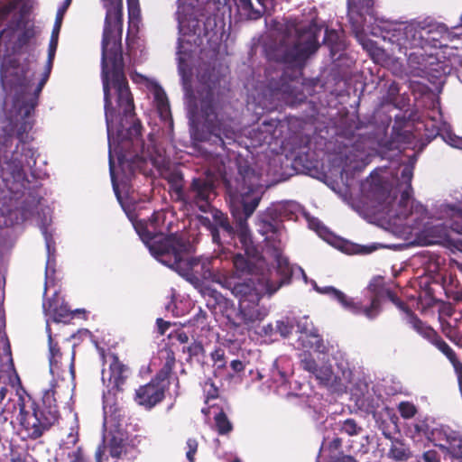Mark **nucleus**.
I'll list each match as a JSON object with an SVG mask.
<instances>
[{
	"label": "nucleus",
	"instance_id": "nucleus-1",
	"mask_svg": "<svg viewBox=\"0 0 462 462\" xmlns=\"http://www.w3.org/2000/svg\"><path fill=\"white\" fill-rule=\"evenodd\" d=\"M106 10L102 41V81L108 148L110 137L118 143L116 175L123 189L136 170L145 171L151 163L159 174L174 187L181 185V173L171 169L165 151L159 147L152 135L146 143L140 140L141 125L134 119L133 97L124 75L121 52L122 0H101ZM116 165V163L114 162Z\"/></svg>",
	"mask_w": 462,
	"mask_h": 462
},
{
	"label": "nucleus",
	"instance_id": "nucleus-2",
	"mask_svg": "<svg viewBox=\"0 0 462 462\" xmlns=\"http://www.w3.org/2000/svg\"><path fill=\"white\" fill-rule=\"evenodd\" d=\"M243 182L241 189H233L228 184L227 192L232 214L236 220V236L246 257L241 254H233L235 271L219 273L215 278L216 283L231 291L239 305L243 301L260 300L264 293L276 292L293 273V267L282 254L285 236L283 226L269 214L259 215L256 223L257 231L264 237L276 263L275 269L264 270L265 260L254 245L247 225V219L260 202L261 191L248 176H243Z\"/></svg>",
	"mask_w": 462,
	"mask_h": 462
},
{
	"label": "nucleus",
	"instance_id": "nucleus-3",
	"mask_svg": "<svg viewBox=\"0 0 462 462\" xmlns=\"http://www.w3.org/2000/svg\"><path fill=\"white\" fill-rule=\"evenodd\" d=\"M413 164L414 161L400 165L394 175L389 171V184L386 171L373 172L361 183L363 197L388 224L390 231L403 239L413 238L421 245H429L445 241L449 230L462 235L461 202L441 203L428 217L424 206L412 198ZM457 243L462 251V238Z\"/></svg>",
	"mask_w": 462,
	"mask_h": 462
},
{
	"label": "nucleus",
	"instance_id": "nucleus-4",
	"mask_svg": "<svg viewBox=\"0 0 462 462\" xmlns=\"http://www.w3.org/2000/svg\"><path fill=\"white\" fill-rule=\"evenodd\" d=\"M23 69L2 62L1 81L5 92L0 108V162L3 179L11 190L24 186L25 170L35 165V152L25 144L32 128L31 115L34 108L31 80Z\"/></svg>",
	"mask_w": 462,
	"mask_h": 462
},
{
	"label": "nucleus",
	"instance_id": "nucleus-5",
	"mask_svg": "<svg viewBox=\"0 0 462 462\" xmlns=\"http://www.w3.org/2000/svg\"><path fill=\"white\" fill-rule=\"evenodd\" d=\"M197 0H179L177 19L180 37L178 42V61L179 72L181 76L182 85L185 91L188 115L190 123L191 135L194 140L204 142L209 141L213 136L215 143L221 146L235 142L237 137L236 131L232 127L231 121L224 119L218 114L214 104V89L219 81V72H199V81L204 90L199 92V99L194 97L190 89L189 70L186 63L189 54L185 43L187 35L186 23L193 16V10Z\"/></svg>",
	"mask_w": 462,
	"mask_h": 462
},
{
	"label": "nucleus",
	"instance_id": "nucleus-6",
	"mask_svg": "<svg viewBox=\"0 0 462 462\" xmlns=\"http://www.w3.org/2000/svg\"><path fill=\"white\" fill-rule=\"evenodd\" d=\"M374 0H347L348 18L356 38L363 48L376 60L383 56V51L367 37L371 34L382 37L392 44V51L407 54L419 48H425V33L422 22L396 23L384 22L374 17Z\"/></svg>",
	"mask_w": 462,
	"mask_h": 462
},
{
	"label": "nucleus",
	"instance_id": "nucleus-7",
	"mask_svg": "<svg viewBox=\"0 0 462 462\" xmlns=\"http://www.w3.org/2000/svg\"><path fill=\"white\" fill-rule=\"evenodd\" d=\"M298 342L303 348L313 349L318 355L304 352L300 356V367L310 374L320 384L331 391H342L350 380L351 371L344 353L325 343L313 323L302 317L297 320Z\"/></svg>",
	"mask_w": 462,
	"mask_h": 462
},
{
	"label": "nucleus",
	"instance_id": "nucleus-8",
	"mask_svg": "<svg viewBox=\"0 0 462 462\" xmlns=\"http://www.w3.org/2000/svg\"><path fill=\"white\" fill-rule=\"evenodd\" d=\"M161 252L160 262L179 273L185 277L194 287L202 293L204 297H208V303L212 300L216 305H227L229 301L220 292L210 288H203L204 281H213L216 282V276L219 273L226 271L213 272V258L207 256L192 257L193 246L189 240L182 237L178 245L176 242L170 241Z\"/></svg>",
	"mask_w": 462,
	"mask_h": 462
},
{
	"label": "nucleus",
	"instance_id": "nucleus-9",
	"mask_svg": "<svg viewBox=\"0 0 462 462\" xmlns=\"http://www.w3.org/2000/svg\"><path fill=\"white\" fill-rule=\"evenodd\" d=\"M117 145L118 143L110 138V176L114 192L136 233L148 247L152 255L160 262V254L161 252L162 253L165 245L170 241H174L178 245L183 236L177 234L163 236L162 227L161 226L164 221V213L162 212H154L148 220L138 219V214L135 212L138 210L139 205L136 202L134 194L129 193V187L123 189L122 184L119 183V177L116 175L114 153L118 152Z\"/></svg>",
	"mask_w": 462,
	"mask_h": 462
},
{
	"label": "nucleus",
	"instance_id": "nucleus-10",
	"mask_svg": "<svg viewBox=\"0 0 462 462\" xmlns=\"http://www.w3.org/2000/svg\"><path fill=\"white\" fill-rule=\"evenodd\" d=\"M280 44L274 57L282 61L300 66L319 48L321 28L316 23L308 25L295 21L280 24Z\"/></svg>",
	"mask_w": 462,
	"mask_h": 462
},
{
	"label": "nucleus",
	"instance_id": "nucleus-11",
	"mask_svg": "<svg viewBox=\"0 0 462 462\" xmlns=\"http://www.w3.org/2000/svg\"><path fill=\"white\" fill-rule=\"evenodd\" d=\"M215 197L214 184L209 178L194 179L188 193L189 199L204 213H210L209 217L200 216L199 223L210 231L214 243H220V230L228 237L235 235L233 227L227 222L224 214L211 207V200Z\"/></svg>",
	"mask_w": 462,
	"mask_h": 462
},
{
	"label": "nucleus",
	"instance_id": "nucleus-12",
	"mask_svg": "<svg viewBox=\"0 0 462 462\" xmlns=\"http://www.w3.org/2000/svg\"><path fill=\"white\" fill-rule=\"evenodd\" d=\"M43 311L46 317V331L48 334L49 342V361H50V372L55 378H60L62 381L65 380V376H69L71 379L74 378V355L71 356V360L69 364V371L61 368V354L60 349L57 347V344L54 343V339L51 333V322L54 323H67L71 318V311L68 306L64 303L58 292L55 291L52 299L43 302Z\"/></svg>",
	"mask_w": 462,
	"mask_h": 462
},
{
	"label": "nucleus",
	"instance_id": "nucleus-13",
	"mask_svg": "<svg viewBox=\"0 0 462 462\" xmlns=\"http://www.w3.org/2000/svg\"><path fill=\"white\" fill-rule=\"evenodd\" d=\"M106 365L108 366L102 370V382L106 389L103 393V412L106 414V425H109L111 422H115V419L110 417L115 415V411H120L117 405L116 393L122 390L129 371L114 354L105 356Z\"/></svg>",
	"mask_w": 462,
	"mask_h": 462
},
{
	"label": "nucleus",
	"instance_id": "nucleus-14",
	"mask_svg": "<svg viewBox=\"0 0 462 462\" xmlns=\"http://www.w3.org/2000/svg\"><path fill=\"white\" fill-rule=\"evenodd\" d=\"M160 355L165 359L160 373L150 383L140 386L135 391V402L146 409L154 407L164 398V392L168 385L167 377L175 363V357L171 351L163 350Z\"/></svg>",
	"mask_w": 462,
	"mask_h": 462
},
{
	"label": "nucleus",
	"instance_id": "nucleus-15",
	"mask_svg": "<svg viewBox=\"0 0 462 462\" xmlns=\"http://www.w3.org/2000/svg\"><path fill=\"white\" fill-rule=\"evenodd\" d=\"M227 305H218L220 310H224L227 319L236 327L244 326L246 329H255L257 325L263 321L269 314V309L260 303V300L243 301L239 305L237 311L229 310L233 302L227 300Z\"/></svg>",
	"mask_w": 462,
	"mask_h": 462
},
{
	"label": "nucleus",
	"instance_id": "nucleus-16",
	"mask_svg": "<svg viewBox=\"0 0 462 462\" xmlns=\"http://www.w3.org/2000/svg\"><path fill=\"white\" fill-rule=\"evenodd\" d=\"M406 75L419 78L437 79L443 72V66L439 62L438 53L425 48H419L407 54Z\"/></svg>",
	"mask_w": 462,
	"mask_h": 462
},
{
	"label": "nucleus",
	"instance_id": "nucleus-17",
	"mask_svg": "<svg viewBox=\"0 0 462 462\" xmlns=\"http://www.w3.org/2000/svg\"><path fill=\"white\" fill-rule=\"evenodd\" d=\"M372 156L371 152L356 149L346 158V162L341 171L340 183L335 181L328 183L331 189L338 194L344 201L348 202L352 197L351 188L353 180L349 177V171H359L364 169L370 162Z\"/></svg>",
	"mask_w": 462,
	"mask_h": 462
},
{
	"label": "nucleus",
	"instance_id": "nucleus-18",
	"mask_svg": "<svg viewBox=\"0 0 462 462\" xmlns=\"http://www.w3.org/2000/svg\"><path fill=\"white\" fill-rule=\"evenodd\" d=\"M312 284L318 292L327 294L337 300L345 310L354 314H364L366 318L372 319L375 318L380 311V300L378 295L373 294L371 296L370 305L366 306L361 301L356 302L352 299L347 298L342 291L334 287H319L314 281Z\"/></svg>",
	"mask_w": 462,
	"mask_h": 462
},
{
	"label": "nucleus",
	"instance_id": "nucleus-19",
	"mask_svg": "<svg viewBox=\"0 0 462 462\" xmlns=\"http://www.w3.org/2000/svg\"><path fill=\"white\" fill-rule=\"evenodd\" d=\"M304 99V95L296 93L291 84H282L281 88L271 87L264 91L259 105L263 109L272 110L282 105L293 106Z\"/></svg>",
	"mask_w": 462,
	"mask_h": 462
},
{
	"label": "nucleus",
	"instance_id": "nucleus-20",
	"mask_svg": "<svg viewBox=\"0 0 462 462\" xmlns=\"http://www.w3.org/2000/svg\"><path fill=\"white\" fill-rule=\"evenodd\" d=\"M429 439L443 453L462 462V435L448 426L435 427L430 430Z\"/></svg>",
	"mask_w": 462,
	"mask_h": 462
},
{
	"label": "nucleus",
	"instance_id": "nucleus-21",
	"mask_svg": "<svg viewBox=\"0 0 462 462\" xmlns=\"http://www.w3.org/2000/svg\"><path fill=\"white\" fill-rule=\"evenodd\" d=\"M431 113L432 115L425 123L426 131L430 132L427 136L439 135L448 145L462 150V137L453 134L450 125L443 120L441 112L435 104Z\"/></svg>",
	"mask_w": 462,
	"mask_h": 462
},
{
	"label": "nucleus",
	"instance_id": "nucleus-22",
	"mask_svg": "<svg viewBox=\"0 0 462 462\" xmlns=\"http://www.w3.org/2000/svg\"><path fill=\"white\" fill-rule=\"evenodd\" d=\"M410 323L418 334L436 346L448 358L456 372L459 374L462 371V364L457 359L452 348L437 335L435 330L413 316L410 318Z\"/></svg>",
	"mask_w": 462,
	"mask_h": 462
},
{
	"label": "nucleus",
	"instance_id": "nucleus-23",
	"mask_svg": "<svg viewBox=\"0 0 462 462\" xmlns=\"http://www.w3.org/2000/svg\"><path fill=\"white\" fill-rule=\"evenodd\" d=\"M103 429L104 439L109 441V452L113 457H119L125 449V441L126 439L125 432L121 423V411H115V415L111 419H115V422L106 425V414L103 412Z\"/></svg>",
	"mask_w": 462,
	"mask_h": 462
},
{
	"label": "nucleus",
	"instance_id": "nucleus-24",
	"mask_svg": "<svg viewBox=\"0 0 462 462\" xmlns=\"http://www.w3.org/2000/svg\"><path fill=\"white\" fill-rule=\"evenodd\" d=\"M57 388L58 383H51V388L44 392L42 396L43 409L41 411L42 420H38L42 427L47 428L53 424L59 418V410L56 395L60 398Z\"/></svg>",
	"mask_w": 462,
	"mask_h": 462
},
{
	"label": "nucleus",
	"instance_id": "nucleus-25",
	"mask_svg": "<svg viewBox=\"0 0 462 462\" xmlns=\"http://www.w3.org/2000/svg\"><path fill=\"white\" fill-rule=\"evenodd\" d=\"M134 81L145 85L152 93L156 106L161 117L163 120L171 119L168 99L162 88L155 82L141 74L132 75Z\"/></svg>",
	"mask_w": 462,
	"mask_h": 462
},
{
	"label": "nucleus",
	"instance_id": "nucleus-26",
	"mask_svg": "<svg viewBox=\"0 0 462 462\" xmlns=\"http://www.w3.org/2000/svg\"><path fill=\"white\" fill-rule=\"evenodd\" d=\"M57 46H58V41L55 39V36L51 37V41H50V44H49L48 61H47L46 70L44 72L43 78L41 79V81L37 85L36 88H34V89L31 88V96L33 97V100L35 99V97L42 91L43 86L45 85L46 81L48 80V78L50 76L51 69L52 67V60L54 59L55 52L57 50ZM4 61H6L7 66L20 67V65L16 64L13 60H10V59L7 60V59L4 58L3 62ZM21 68L24 69L23 66H21ZM23 71H24L23 76L27 77V79H29L31 80L30 86H31V88H32V80L33 74L31 73L29 70L23 69Z\"/></svg>",
	"mask_w": 462,
	"mask_h": 462
},
{
	"label": "nucleus",
	"instance_id": "nucleus-27",
	"mask_svg": "<svg viewBox=\"0 0 462 462\" xmlns=\"http://www.w3.org/2000/svg\"><path fill=\"white\" fill-rule=\"evenodd\" d=\"M51 218L50 216H44V219L41 224V230L45 239L46 249L48 254L46 269H45V287H44V294H46L48 288L51 282V275L54 273L53 265H54V246L52 245V238L51 234L48 231V226L51 224Z\"/></svg>",
	"mask_w": 462,
	"mask_h": 462
},
{
	"label": "nucleus",
	"instance_id": "nucleus-28",
	"mask_svg": "<svg viewBox=\"0 0 462 462\" xmlns=\"http://www.w3.org/2000/svg\"><path fill=\"white\" fill-rule=\"evenodd\" d=\"M422 30L430 31V32L425 33L424 39V46L425 49L435 53L437 52L438 47L441 46V39L447 34V29L444 25L441 24H428L425 22H422Z\"/></svg>",
	"mask_w": 462,
	"mask_h": 462
},
{
	"label": "nucleus",
	"instance_id": "nucleus-29",
	"mask_svg": "<svg viewBox=\"0 0 462 462\" xmlns=\"http://www.w3.org/2000/svg\"><path fill=\"white\" fill-rule=\"evenodd\" d=\"M237 13L241 19L256 20L260 18L265 9L266 0H256L259 7H255L252 0H234Z\"/></svg>",
	"mask_w": 462,
	"mask_h": 462
},
{
	"label": "nucleus",
	"instance_id": "nucleus-30",
	"mask_svg": "<svg viewBox=\"0 0 462 462\" xmlns=\"http://www.w3.org/2000/svg\"><path fill=\"white\" fill-rule=\"evenodd\" d=\"M324 43L330 48L333 54L339 52L345 48V43L342 40V33L337 30L326 29Z\"/></svg>",
	"mask_w": 462,
	"mask_h": 462
},
{
	"label": "nucleus",
	"instance_id": "nucleus-31",
	"mask_svg": "<svg viewBox=\"0 0 462 462\" xmlns=\"http://www.w3.org/2000/svg\"><path fill=\"white\" fill-rule=\"evenodd\" d=\"M15 38V31L13 26L5 29L0 33V57L9 55L14 50L13 40Z\"/></svg>",
	"mask_w": 462,
	"mask_h": 462
},
{
	"label": "nucleus",
	"instance_id": "nucleus-32",
	"mask_svg": "<svg viewBox=\"0 0 462 462\" xmlns=\"http://www.w3.org/2000/svg\"><path fill=\"white\" fill-rule=\"evenodd\" d=\"M411 455L409 448L402 441L395 440L392 442L388 456L397 461L407 459Z\"/></svg>",
	"mask_w": 462,
	"mask_h": 462
},
{
	"label": "nucleus",
	"instance_id": "nucleus-33",
	"mask_svg": "<svg viewBox=\"0 0 462 462\" xmlns=\"http://www.w3.org/2000/svg\"><path fill=\"white\" fill-rule=\"evenodd\" d=\"M129 26L137 27L140 18V9L138 0H127Z\"/></svg>",
	"mask_w": 462,
	"mask_h": 462
},
{
	"label": "nucleus",
	"instance_id": "nucleus-34",
	"mask_svg": "<svg viewBox=\"0 0 462 462\" xmlns=\"http://www.w3.org/2000/svg\"><path fill=\"white\" fill-rule=\"evenodd\" d=\"M306 219L308 221V225H309L310 228L315 230L320 237H322L324 240L330 243V240H329L330 234L328 231L327 227L324 226L319 219L310 217L309 216H306Z\"/></svg>",
	"mask_w": 462,
	"mask_h": 462
},
{
	"label": "nucleus",
	"instance_id": "nucleus-35",
	"mask_svg": "<svg viewBox=\"0 0 462 462\" xmlns=\"http://www.w3.org/2000/svg\"><path fill=\"white\" fill-rule=\"evenodd\" d=\"M350 448L356 455L366 454L369 450L368 436H362L359 440L353 439L350 444Z\"/></svg>",
	"mask_w": 462,
	"mask_h": 462
},
{
	"label": "nucleus",
	"instance_id": "nucleus-36",
	"mask_svg": "<svg viewBox=\"0 0 462 462\" xmlns=\"http://www.w3.org/2000/svg\"><path fill=\"white\" fill-rule=\"evenodd\" d=\"M215 420L217 430L220 434H225L231 430V423L223 412H219L217 415H216Z\"/></svg>",
	"mask_w": 462,
	"mask_h": 462
},
{
	"label": "nucleus",
	"instance_id": "nucleus-37",
	"mask_svg": "<svg viewBox=\"0 0 462 462\" xmlns=\"http://www.w3.org/2000/svg\"><path fill=\"white\" fill-rule=\"evenodd\" d=\"M340 430L343 433H346L349 436L357 435L359 431L361 430V428L358 427L356 423V421L352 419H348L344 420L340 424Z\"/></svg>",
	"mask_w": 462,
	"mask_h": 462
},
{
	"label": "nucleus",
	"instance_id": "nucleus-38",
	"mask_svg": "<svg viewBox=\"0 0 462 462\" xmlns=\"http://www.w3.org/2000/svg\"><path fill=\"white\" fill-rule=\"evenodd\" d=\"M398 410L404 419L412 418L417 411L416 407L409 402H402L398 406Z\"/></svg>",
	"mask_w": 462,
	"mask_h": 462
},
{
	"label": "nucleus",
	"instance_id": "nucleus-39",
	"mask_svg": "<svg viewBox=\"0 0 462 462\" xmlns=\"http://www.w3.org/2000/svg\"><path fill=\"white\" fill-rule=\"evenodd\" d=\"M278 360H276L274 362V366H275V369L277 371V375L279 376V383L280 384L278 385V389H277V392L279 394L281 395H286L288 394V393L282 391V388L285 386L286 383H287V374L285 372H282L281 370H279V367H278ZM273 376L274 377V380L278 382L277 379H275V374H273Z\"/></svg>",
	"mask_w": 462,
	"mask_h": 462
},
{
	"label": "nucleus",
	"instance_id": "nucleus-40",
	"mask_svg": "<svg viewBox=\"0 0 462 462\" xmlns=\"http://www.w3.org/2000/svg\"><path fill=\"white\" fill-rule=\"evenodd\" d=\"M187 462H194V456L198 450V441L194 439H189L186 443Z\"/></svg>",
	"mask_w": 462,
	"mask_h": 462
},
{
	"label": "nucleus",
	"instance_id": "nucleus-41",
	"mask_svg": "<svg viewBox=\"0 0 462 462\" xmlns=\"http://www.w3.org/2000/svg\"><path fill=\"white\" fill-rule=\"evenodd\" d=\"M410 88H411V92L413 93V95L415 96L416 99L418 98L417 95L419 97H422L424 95L429 94V88L427 86H425L424 84H420L416 81H411L410 83Z\"/></svg>",
	"mask_w": 462,
	"mask_h": 462
},
{
	"label": "nucleus",
	"instance_id": "nucleus-42",
	"mask_svg": "<svg viewBox=\"0 0 462 462\" xmlns=\"http://www.w3.org/2000/svg\"><path fill=\"white\" fill-rule=\"evenodd\" d=\"M203 390L206 393L207 402L209 399H215L217 397L218 389L210 380L205 382Z\"/></svg>",
	"mask_w": 462,
	"mask_h": 462
},
{
	"label": "nucleus",
	"instance_id": "nucleus-43",
	"mask_svg": "<svg viewBox=\"0 0 462 462\" xmlns=\"http://www.w3.org/2000/svg\"><path fill=\"white\" fill-rule=\"evenodd\" d=\"M78 441V434L74 429H71V431L68 434L65 440L62 441L61 448L69 449L73 447Z\"/></svg>",
	"mask_w": 462,
	"mask_h": 462
},
{
	"label": "nucleus",
	"instance_id": "nucleus-44",
	"mask_svg": "<svg viewBox=\"0 0 462 462\" xmlns=\"http://www.w3.org/2000/svg\"><path fill=\"white\" fill-rule=\"evenodd\" d=\"M276 329L282 337H287L291 334L292 327L291 325L285 320H279L276 323Z\"/></svg>",
	"mask_w": 462,
	"mask_h": 462
},
{
	"label": "nucleus",
	"instance_id": "nucleus-45",
	"mask_svg": "<svg viewBox=\"0 0 462 462\" xmlns=\"http://www.w3.org/2000/svg\"><path fill=\"white\" fill-rule=\"evenodd\" d=\"M422 459L424 462H439L440 456L434 449H430L422 454Z\"/></svg>",
	"mask_w": 462,
	"mask_h": 462
},
{
	"label": "nucleus",
	"instance_id": "nucleus-46",
	"mask_svg": "<svg viewBox=\"0 0 462 462\" xmlns=\"http://www.w3.org/2000/svg\"><path fill=\"white\" fill-rule=\"evenodd\" d=\"M97 462H108V456L106 454V447L99 446L96 451Z\"/></svg>",
	"mask_w": 462,
	"mask_h": 462
},
{
	"label": "nucleus",
	"instance_id": "nucleus-47",
	"mask_svg": "<svg viewBox=\"0 0 462 462\" xmlns=\"http://www.w3.org/2000/svg\"><path fill=\"white\" fill-rule=\"evenodd\" d=\"M400 91L399 86L395 82H392L389 85V102L390 103H395L396 101V96L398 95Z\"/></svg>",
	"mask_w": 462,
	"mask_h": 462
},
{
	"label": "nucleus",
	"instance_id": "nucleus-48",
	"mask_svg": "<svg viewBox=\"0 0 462 462\" xmlns=\"http://www.w3.org/2000/svg\"><path fill=\"white\" fill-rule=\"evenodd\" d=\"M70 2H71V0H65L64 5L59 8L57 14H56V21H55L56 23L61 24L64 14H65L68 6L69 5Z\"/></svg>",
	"mask_w": 462,
	"mask_h": 462
},
{
	"label": "nucleus",
	"instance_id": "nucleus-49",
	"mask_svg": "<svg viewBox=\"0 0 462 462\" xmlns=\"http://www.w3.org/2000/svg\"><path fill=\"white\" fill-rule=\"evenodd\" d=\"M259 330H255V333H257L260 336H272L273 333V326L272 324H267L265 326H263L262 328H258Z\"/></svg>",
	"mask_w": 462,
	"mask_h": 462
},
{
	"label": "nucleus",
	"instance_id": "nucleus-50",
	"mask_svg": "<svg viewBox=\"0 0 462 462\" xmlns=\"http://www.w3.org/2000/svg\"><path fill=\"white\" fill-rule=\"evenodd\" d=\"M211 357L216 364L220 363L218 365L219 367L224 365V351L222 349H217L211 354Z\"/></svg>",
	"mask_w": 462,
	"mask_h": 462
},
{
	"label": "nucleus",
	"instance_id": "nucleus-51",
	"mask_svg": "<svg viewBox=\"0 0 462 462\" xmlns=\"http://www.w3.org/2000/svg\"><path fill=\"white\" fill-rule=\"evenodd\" d=\"M230 366L234 372L239 373L244 371L245 365V364L240 360H233L230 363Z\"/></svg>",
	"mask_w": 462,
	"mask_h": 462
},
{
	"label": "nucleus",
	"instance_id": "nucleus-52",
	"mask_svg": "<svg viewBox=\"0 0 462 462\" xmlns=\"http://www.w3.org/2000/svg\"><path fill=\"white\" fill-rule=\"evenodd\" d=\"M157 325H158V328L160 330V332L162 334L165 333V331L168 329V328L170 327V323L169 322H166L161 319H157Z\"/></svg>",
	"mask_w": 462,
	"mask_h": 462
},
{
	"label": "nucleus",
	"instance_id": "nucleus-53",
	"mask_svg": "<svg viewBox=\"0 0 462 462\" xmlns=\"http://www.w3.org/2000/svg\"><path fill=\"white\" fill-rule=\"evenodd\" d=\"M60 26L61 24H59V23H56L54 24V27H53V30H52V33H51V37H54L55 36V39L58 41V37H59V32H60Z\"/></svg>",
	"mask_w": 462,
	"mask_h": 462
},
{
	"label": "nucleus",
	"instance_id": "nucleus-54",
	"mask_svg": "<svg viewBox=\"0 0 462 462\" xmlns=\"http://www.w3.org/2000/svg\"><path fill=\"white\" fill-rule=\"evenodd\" d=\"M388 295H389L390 299L392 300V301H393V302H394L396 305H398L400 308H402V304L400 301H398V300L394 298V296H393L390 292L388 293Z\"/></svg>",
	"mask_w": 462,
	"mask_h": 462
},
{
	"label": "nucleus",
	"instance_id": "nucleus-55",
	"mask_svg": "<svg viewBox=\"0 0 462 462\" xmlns=\"http://www.w3.org/2000/svg\"><path fill=\"white\" fill-rule=\"evenodd\" d=\"M73 462H86V461H85V459L79 454H76L74 456Z\"/></svg>",
	"mask_w": 462,
	"mask_h": 462
},
{
	"label": "nucleus",
	"instance_id": "nucleus-56",
	"mask_svg": "<svg viewBox=\"0 0 462 462\" xmlns=\"http://www.w3.org/2000/svg\"><path fill=\"white\" fill-rule=\"evenodd\" d=\"M179 339L181 341V342H186L188 340V337L185 335V334H180L179 335Z\"/></svg>",
	"mask_w": 462,
	"mask_h": 462
},
{
	"label": "nucleus",
	"instance_id": "nucleus-57",
	"mask_svg": "<svg viewBox=\"0 0 462 462\" xmlns=\"http://www.w3.org/2000/svg\"><path fill=\"white\" fill-rule=\"evenodd\" d=\"M217 257L220 258L221 260L228 258V256L225 253L220 254Z\"/></svg>",
	"mask_w": 462,
	"mask_h": 462
},
{
	"label": "nucleus",
	"instance_id": "nucleus-58",
	"mask_svg": "<svg viewBox=\"0 0 462 462\" xmlns=\"http://www.w3.org/2000/svg\"><path fill=\"white\" fill-rule=\"evenodd\" d=\"M372 250H357V251H355V253H371Z\"/></svg>",
	"mask_w": 462,
	"mask_h": 462
},
{
	"label": "nucleus",
	"instance_id": "nucleus-59",
	"mask_svg": "<svg viewBox=\"0 0 462 462\" xmlns=\"http://www.w3.org/2000/svg\"><path fill=\"white\" fill-rule=\"evenodd\" d=\"M298 269H299V271H300V272H301V273H302V275H303L304 279L306 280V279H307V277H306V275H305V273H304L303 270H302L300 267H298Z\"/></svg>",
	"mask_w": 462,
	"mask_h": 462
},
{
	"label": "nucleus",
	"instance_id": "nucleus-60",
	"mask_svg": "<svg viewBox=\"0 0 462 462\" xmlns=\"http://www.w3.org/2000/svg\"><path fill=\"white\" fill-rule=\"evenodd\" d=\"M415 428H416V430H417V431H420V430H421V428H422V425H421V426H420V425H416V426H415Z\"/></svg>",
	"mask_w": 462,
	"mask_h": 462
},
{
	"label": "nucleus",
	"instance_id": "nucleus-61",
	"mask_svg": "<svg viewBox=\"0 0 462 462\" xmlns=\"http://www.w3.org/2000/svg\"><path fill=\"white\" fill-rule=\"evenodd\" d=\"M232 462H240V459L236 457Z\"/></svg>",
	"mask_w": 462,
	"mask_h": 462
},
{
	"label": "nucleus",
	"instance_id": "nucleus-62",
	"mask_svg": "<svg viewBox=\"0 0 462 462\" xmlns=\"http://www.w3.org/2000/svg\"><path fill=\"white\" fill-rule=\"evenodd\" d=\"M258 378L261 379L262 378V374L260 373H258Z\"/></svg>",
	"mask_w": 462,
	"mask_h": 462
},
{
	"label": "nucleus",
	"instance_id": "nucleus-63",
	"mask_svg": "<svg viewBox=\"0 0 462 462\" xmlns=\"http://www.w3.org/2000/svg\"><path fill=\"white\" fill-rule=\"evenodd\" d=\"M462 300V295H460L459 297H457V300Z\"/></svg>",
	"mask_w": 462,
	"mask_h": 462
}]
</instances>
